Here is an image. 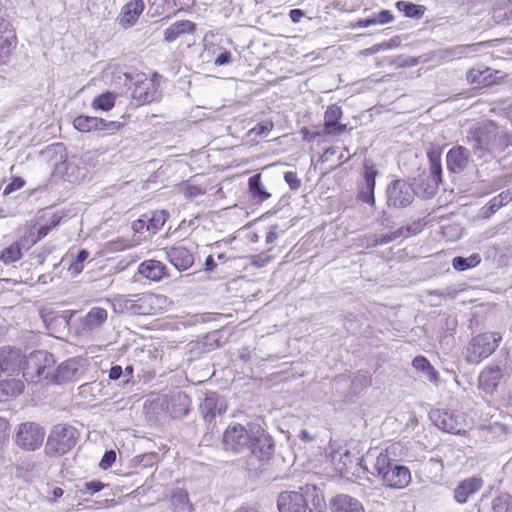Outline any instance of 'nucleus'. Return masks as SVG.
<instances>
[{
    "instance_id": "052dcab7",
    "label": "nucleus",
    "mask_w": 512,
    "mask_h": 512,
    "mask_svg": "<svg viewBox=\"0 0 512 512\" xmlns=\"http://www.w3.org/2000/svg\"><path fill=\"white\" fill-rule=\"evenodd\" d=\"M430 164H441V149L432 147L427 153Z\"/></svg>"
},
{
    "instance_id": "20e7f679",
    "label": "nucleus",
    "mask_w": 512,
    "mask_h": 512,
    "mask_svg": "<svg viewBox=\"0 0 512 512\" xmlns=\"http://www.w3.org/2000/svg\"><path fill=\"white\" fill-rule=\"evenodd\" d=\"M54 357L51 353L38 350L25 357L22 366V374L26 381L38 383L43 380L51 382L54 371Z\"/></svg>"
},
{
    "instance_id": "69168bd1",
    "label": "nucleus",
    "mask_w": 512,
    "mask_h": 512,
    "mask_svg": "<svg viewBox=\"0 0 512 512\" xmlns=\"http://www.w3.org/2000/svg\"><path fill=\"white\" fill-rule=\"evenodd\" d=\"M401 235H402V230H398L397 232H395L391 235L382 236L380 239L375 238L373 241V245L387 243L389 241L396 239L397 237H399Z\"/></svg>"
},
{
    "instance_id": "79ce46f5",
    "label": "nucleus",
    "mask_w": 512,
    "mask_h": 512,
    "mask_svg": "<svg viewBox=\"0 0 512 512\" xmlns=\"http://www.w3.org/2000/svg\"><path fill=\"white\" fill-rule=\"evenodd\" d=\"M372 383L371 376L368 372H358L354 375L351 381V388L353 393L357 394L369 387Z\"/></svg>"
},
{
    "instance_id": "aec40b11",
    "label": "nucleus",
    "mask_w": 512,
    "mask_h": 512,
    "mask_svg": "<svg viewBox=\"0 0 512 512\" xmlns=\"http://www.w3.org/2000/svg\"><path fill=\"white\" fill-rule=\"evenodd\" d=\"M483 486V480L479 477H470L461 481L454 490V498L460 503H466L471 496L477 493Z\"/></svg>"
},
{
    "instance_id": "5fc2aeb1",
    "label": "nucleus",
    "mask_w": 512,
    "mask_h": 512,
    "mask_svg": "<svg viewBox=\"0 0 512 512\" xmlns=\"http://www.w3.org/2000/svg\"><path fill=\"white\" fill-rule=\"evenodd\" d=\"M116 461V453L113 450L106 451L103 455L100 467L102 469H107L112 466V464Z\"/></svg>"
},
{
    "instance_id": "ea45409f",
    "label": "nucleus",
    "mask_w": 512,
    "mask_h": 512,
    "mask_svg": "<svg viewBox=\"0 0 512 512\" xmlns=\"http://www.w3.org/2000/svg\"><path fill=\"white\" fill-rule=\"evenodd\" d=\"M493 512H512V495L501 493L492 500Z\"/></svg>"
},
{
    "instance_id": "72a5a7b5",
    "label": "nucleus",
    "mask_w": 512,
    "mask_h": 512,
    "mask_svg": "<svg viewBox=\"0 0 512 512\" xmlns=\"http://www.w3.org/2000/svg\"><path fill=\"white\" fill-rule=\"evenodd\" d=\"M179 9L168 0H149V12L152 16H163L174 13Z\"/></svg>"
},
{
    "instance_id": "f257e3e1",
    "label": "nucleus",
    "mask_w": 512,
    "mask_h": 512,
    "mask_svg": "<svg viewBox=\"0 0 512 512\" xmlns=\"http://www.w3.org/2000/svg\"><path fill=\"white\" fill-rule=\"evenodd\" d=\"M222 444L226 451L250 452L259 459L268 458L273 451L272 438L255 423H249L247 426L230 424L223 433Z\"/></svg>"
},
{
    "instance_id": "4468645a",
    "label": "nucleus",
    "mask_w": 512,
    "mask_h": 512,
    "mask_svg": "<svg viewBox=\"0 0 512 512\" xmlns=\"http://www.w3.org/2000/svg\"><path fill=\"white\" fill-rule=\"evenodd\" d=\"M382 484L388 488L400 490L411 482V472L404 465L392 463L380 478Z\"/></svg>"
},
{
    "instance_id": "412c9836",
    "label": "nucleus",
    "mask_w": 512,
    "mask_h": 512,
    "mask_svg": "<svg viewBox=\"0 0 512 512\" xmlns=\"http://www.w3.org/2000/svg\"><path fill=\"white\" fill-rule=\"evenodd\" d=\"M332 512H365L363 504L348 494H339L330 502Z\"/></svg>"
},
{
    "instance_id": "b1692460",
    "label": "nucleus",
    "mask_w": 512,
    "mask_h": 512,
    "mask_svg": "<svg viewBox=\"0 0 512 512\" xmlns=\"http://www.w3.org/2000/svg\"><path fill=\"white\" fill-rule=\"evenodd\" d=\"M502 376V371L498 366L487 367L479 375V387L485 393L492 394L496 390Z\"/></svg>"
},
{
    "instance_id": "ddd939ff",
    "label": "nucleus",
    "mask_w": 512,
    "mask_h": 512,
    "mask_svg": "<svg viewBox=\"0 0 512 512\" xmlns=\"http://www.w3.org/2000/svg\"><path fill=\"white\" fill-rule=\"evenodd\" d=\"M168 213L165 210L151 211L143 214L132 223V230L135 234L148 232L155 234L167 221Z\"/></svg>"
},
{
    "instance_id": "c03bdc74",
    "label": "nucleus",
    "mask_w": 512,
    "mask_h": 512,
    "mask_svg": "<svg viewBox=\"0 0 512 512\" xmlns=\"http://www.w3.org/2000/svg\"><path fill=\"white\" fill-rule=\"evenodd\" d=\"M21 256L22 253L20 245L18 243H14L3 250L0 259L6 264H10L19 260Z\"/></svg>"
},
{
    "instance_id": "c9c22d12",
    "label": "nucleus",
    "mask_w": 512,
    "mask_h": 512,
    "mask_svg": "<svg viewBox=\"0 0 512 512\" xmlns=\"http://www.w3.org/2000/svg\"><path fill=\"white\" fill-rule=\"evenodd\" d=\"M101 124V118L90 116H78L74 119L73 125L80 132H90L97 130Z\"/></svg>"
},
{
    "instance_id": "423d86ee",
    "label": "nucleus",
    "mask_w": 512,
    "mask_h": 512,
    "mask_svg": "<svg viewBox=\"0 0 512 512\" xmlns=\"http://www.w3.org/2000/svg\"><path fill=\"white\" fill-rule=\"evenodd\" d=\"M501 341L499 332H485L473 337L466 347V360L471 364L480 363L497 349Z\"/></svg>"
},
{
    "instance_id": "7ed1b4c3",
    "label": "nucleus",
    "mask_w": 512,
    "mask_h": 512,
    "mask_svg": "<svg viewBox=\"0 0 512 512\" xmlns=\"http://www.w3.org/2000/svg\"><path fill=\"white\" fill-rule=\"evenodd\" d=\"M279 512H322L325 503L315 485H305L300 491H283L277 499Z\"/></svg>"
},
{
    "instance_id": "338daca9",
    "label": "nucleus",
    "mask_w": 512,
    "mask_h": 512,
    "mask_svg": "<svg viewBox=\"0 0 512 512\" xmlns=\"http://www.w3.org/2000/svg\"><path fill=\"white\" fill-rule=\"evenodd\" d=\"M58 223H59V221H58V220H53L50 226H48V225H43V226H41V227L38 229V233H37V234H38V237H37V238H38V239H42V238H44V237L49 233L50 229H51L52 227H55Z\"/></svg>"
},
{
    "instance_id": "0e129e2a",
    "label": "nucleus",
    "mask_w": 512,
    "mask_h": 512,
    "mask_svg": "<svg viewBox=\"0 0 512 512\" xmlns=\"http://www.w3.org/2000/svg\"><path fill=\"white\" fill-rule=\"evenodd\" d=\"M172 501L175 504H184L188 501V496L182 489L176 490L172 495Z\"/></svg>"
},
{
    "instance_id": "13d9d810",
    "label": "nucleus",
    "mask_w": 512,
    "mask_h": 512,
    "mask_svg": "<svg viewBox=\"0 0 512 512\" xmlns=\"http://www.w3.org/2000/svg\"><path fill=\"white\" fill-rule=\"evenodd\" d=\"M376 24H387L393 20V15L389 10H382L374 15Z\"/></svg>"
},
{
    "instance_id": "39448f33",
    "label": "nucleus",
    "mask_w": 512,
    "mask_h": 512,
    "mask_svg": "<svg viewBox=\"0 0 512 512\" xmlns=\"http://www.w3.org/2000/svg\"><path fill=\"white\" fill-rule=\"evenodd\" d=\"M79 433L68 424H58L51 430L45 445L49 456L59 457L69 452L77 443Z\"/></svg>"
},
{
    "instance_id": "864d4df0",
    "label": "nucleus",
    "mask_w": 512,
    "mask_h": 512,
    "mask_svg": "<svg viewBox=\"0 0 512 512\" xmlns=\"http://www.w3.org/2000/svg\"><path fill=\"white\" fill-rule=\"evenodd\" d=\"M9 428V422L5 418L0 417V446L8 440Z\"/></svg>"
},
{
    "instance_id": "f704fd0d",
    "label": "nucleus",
    "mask_w": 512,
    "mask_h": 512,
    "mask_svg": "<svg viewBox=\"0 0 512 512\" xmlns=\"http://www.w3.org/2000/svg\"><path fill=\"white\" fill-rule=\"evenodd\" d=\"M249 190L253 195V198L258 202L267 200L271 195L268 193L262 182L260 174H256L249 179Z\"/></svg>"
},
{
    "instance_id": "f03ea898",
    "label": "nucleus",
    "mask_w": 512,
    "mask_h": 512,
    "mask_svg": "<svg viewBox=\"0 0 512 512\" xmlns=\"http://www.w3.org/2000/svg\"><path fill=\"white\" fill-rule=\"evenodd\" d=\"M107 302L111 304L115 313L131 315L157 314L167 310L171 304L167 296L150 292L116 295Z\"/></svg>"
},
{
    "instance_id": "f3484780",
    "label": "nucleus",
    "mask_w": 512,
    "mask_h": 512,
    "mask_svg": "<svg viewBox=\"0 0 512 512\" xmlns=\"http://www.w3.org/2000/svg\"><path fill=\"white\" fill-rule=\"evenodd\" d=\"M165 254L169 262L179 271L187 270L193 265L192 253L181 244L165 248Z\"/></svg>"
},
{
    "instance_id": "3c124183",
    "label": "nucleus",
    "mask_w": 512,
    "mask_h": 512,
    "mask_svg": "<svg viewBox=\"0 0 512 512\" xmlns=\"http://www.w3.org/2000/svg\"><path fill=\"white\" fill-rule=\"evenodd\" d=\"M25 184V181L20 177H15L4 189V194H11L21 189Z\"/></svg>"
},
{
    "instance_id": "a878e982",
    "label": "nucleus",
    "mask_w": 512,
    "mask_h": 512,
    "mask_svg": "<svg viewBox=\"0 0 512 512\" xmlns=\"http://www.w3.org/2000/svg\"><path fill=\"white\" fill-rule=\"evenodd\" d=\"M165 270V265L157 260H146L138 267L140 275L156 282L160 281L165 276Z\"/></svg>"
},
{
    "instance_id": "a19ab883",
    "label": "nucleus",
    "mask_w": 512,
    "mask_h": 512,
    "mask_svg": "<svg viewBox=\"0 0 512 512\" xmlns=\"http://www.w3.org/2000/svg\"><path fill=\"white\" fill-rule=\"evenodd\" d=\"M512 200V196L509 192H502L499 195L492 198L486 205V214H493L499 210L502 206L506 205Z\"/></svg>"
},
{
    "instance_id": "f8f14e48",
    "label": "nucleus",
    "mask_w": 512,
    "mask_h": 512,
    "mask_svg": "<svg viewBox=\"0 0 512 512\" xmlns=\"http://www.w3.org/2000/svg\"><path fill=\"white\" fill-rule=\"evenodd\" d=\"M159 79L160 77L154 74L152 78L145 77L141 80H137L132 91V97L140 104L151 103L158 100L161 96L159 91Z\"/></svg>"
},
{
    "instance_id": "774afa93",
    "label": "nucleus",
    "mask_w": 512,
    "mask_h": 512,
    "mask_svg": "<svg viewBox=\"0 0 512 512\" xmlns=\"http://www.w3.org/2000/svg\"><path fill=\"white\" fill-rule=\"evenodd\" d=\"M123 371H122V368L121 366H113L111 367L110 371H109V378L111 380H118L121 375H122Z\"/></svg>"
},
{
    "instance_id": "37998d69",
    "label": "nucleus",
    "mask_w": 512,
    "mask_h": 512,
    "mask_svg": "<svg viewBox=\"0 0 512 512\" xmlns=\"http://www.w3.org/2000/svg\"><path fill=\"white\" fill-rule=\"evenodd\" d=\"M89 252L81 249L74 260L70 263L68 270L73 276L79 275L84 269V262L88 259Z\"/></svg>"
},
{
    "instance_id": "09e8293b",
    "label": "nucleus",
    "mask_w": 512,
    "mask_h": 512,
    "mask_svg": "<svg viewBox=\"0 0 512 512\" xmlns=\"http://www.w3.org/2000/svg\"><path fill=\"white\" fill-rule=\"evenodd\" d=\"M397 8L403 11L408 17H415L419 15L421 10V6L406 1H399L397 3Z\"/></svg>"
},
{
    "instance_id": "2f4dec72",
    "label": "nucleus",
    "mask_w": 512,
    "mask_h": 512,
    "mask_svg": "<svg viewBox=\"0 0 512 512\" xmlns=\"http://www.w3.org/2000/svg\"><path fill=\"white\" fill-rule=\"evenodd\" d=\"M190 406V399L184 393H178L171 400V413L173 417L180 418L187 415Z\"/></svg>"
},
{
    "instance_id": "0eeeda50",
    "label": "nucleus",
    "mask_w": 512,
    "mask_h": 512,
    "mask_svg": "<svg viewBox=\"0 0 512 512\" xmlns=\"http://www.w3.org/2000/svg\"><path fill=\"white\" fill-rule=\"evenodd\" d=\"M432 423L440 430L464 435L468 426L466 415L461 411H452L447 409H434L429 413Z\"/></svg>"
},
{
    "instance_id": "393cba45",
    "label": "nucleus",
    "mask_w": 512,
    "mask_h": 512,
    "mask_svg": "<svg viewBox=\"0 0 512 512\" xmlns=\"http://www.w3.org/2000/svg\"><path fill=\"white\" fill-rule=\"evenodd\" d=\"M342 116V110L336 105L327 108L324 114V127L328 134H340L346 130V125L338 124Z\"/></svg>"
},
{
    "instance_id": "c85d7f7f",
    "label": "nucleus",
    "mask_w": 512,
    "mask_h": 512,
    "mask_svg": "<svg viewBox=\"0 0 512 512\" xmlns=\"http://www.w3.org/2000/svg\"><path fill=\"white\" fill-rule=\"evenodd\" d=\"M493 73L490 68L476 67L467 72V81L476 87L488 86L493 83Z\"/></svg>"
},
{
    "instance_id": "6e6552de",
    "label": "nucleus",
    "mask_w": 512,
    "mask_h": 512,
    "mask_svg": "<svg viewBox=\"0 0 512 512\" xmlns=\"http://www.w3.org/2000/svg\"><path fill=\"white\" fill-rule=\"evenodd\" d=\"M468 143L478 158L494 153L500 146L497 128L494 123L490 122L478 128L474 135L468 138Z\"/></svg>"
},
{
    "instance_id": "680f3d73",
    "label": "nucleus",
    "mask_w": 512,
    "mask_h": 512,
    "mask_svg": "<svg viewBox=\"0 0 512 512\" xmlns=\"http://www.w3.org/2000/svg\"><path fill=\"white\" fill-rule=\"evenodd\" d=\"M430 173L433 181L438 184L441 182L442 177V166L441 164H430Z\"/></svg>"
},
{
    "instance_id": "dca6fc26",
    "label": "nucleus",
    "mask_w": 512,
    "mask_h": 512,
    "mask_svg": "<svg viewBox=\"0 0 512 512\" xmlns=\"http://www.w3.org/2000/svg\"><path fill=\"white\" fill-rule=\"evenodd\" d=\"M16 46V35L10 24L0 18V65L8 62Z\"/></svg>"
},
{
    "instance_id": "4be33fe9",
    "label": "nucleus",
    "mask_w": 512,
    "mask_h": 512,
    "mask_svg": "<svg viewBox=\"0 0 512 512\" xmlns=\"http://www.w3.org/2000/svg\"><path fill=\"white\" fill-rule=\"evenodd\" d=\"M200 410L206 419L212 420L216 415H222L226 411V405L216 393H207Z\"/></svg>"
},
{
    "instance_id": "5701e85b",
    "label": "nucleus",
    "mask_w": 512,
    "mask_h": 512,
    "mask_svg": "<svg viewBox=\"0 0 512 512\" xmlns=\"http://www.w3.org/2000/svg\"><path fill=\"white\" fill-rule=\"evenodd\" d=\"M144 10L143 0H131L123 6L119 23L122 27L127 28L136 23L139 16Z\"/></svg>"
},
{
    "instance_id": "49530a36",
    "label": "nucleus",
    "mask_w": 512,
    "mask_h": 512,
    "mask_svg": "<svg viewBox=\"0 0 512 512\" xmlns=\"http://www.w3.org/2000/svg\"><path fill=\"white\" fill-rule=\"evenodd\" d=\"M377 175V170L373 165H368L367 163L364 166V185L363 187L367 188L370 193L375 189V178Z\"/></svg>"
},
{
    "instance_id": "bf43d9fd",
    "label": "nucleus",
    "mask_w": 512,
    "mask_h": 512,
    "mask_svg": "<svg viewBox=\"0 0 512 512\" xmlns=\"http://www.w3.org/2000/svg\"><path fill=\"white\" fill-rule=\"evenodd\" d=\"M231 62H232V54L227 50H223L216 57L214 63L216 66H223V65L230 64Z\"/></svg>"
},
{
    "instance_id": "473e14b6",
    "label": "nucleus",
    "mask_w": 512,
    "mask_h": 512,
    "mask_svg": "<svg viewBox=\"0 0 512 512\" xmlns=\"http://www.w3.org/2000/svg\"><path fill=\"white\" fill-rule=\"evenodd\" d=\"M508 433L507 427L499 422L490 423L482 427V437L485 441H494Z\"/></svg>"
},
{
    "instance_id": "a211bd4d",
    "label": "nucleus",
    "mask_w": 512,
    "mask_h": 512,
    "mask_svg": "<svg viewBox=\"0 0 512 512\" xmlns=\"http://www.w3.org/2000/svg\"><path fill=\"white\" fill-rule=\"evenodd\" d=\"M107 318L108 312L105 308L94 306L79 319L81 331L87 333L99 330L105 324Z\"/></svg>"
},
{
    "instance_id": "6ab92c4d",
    "label": "nucleus",
    "mask_w": 512,
    "mask_h": 512,
    "mask_svg": "<svg viewBox=\"0 0 512 512\" xmlns=\"http://www.w3.org/2000/svg\"><path fill=\"white\" fill-rule=\"evenodd\" d=\"M469 159L470 154L466 147H453L446 156L447 168L452 173H460L467 168Z\"/></svg>"
},
{
    "instance_id": "58836bf2",
    "label": "nucleus",
    "mask_w": 512,
    "mask_h": 512,
    "mask_svg": "<svg viewBox=\"0 0 512 512\" xmlns=\"http://www.w3.org/2000/svg\"><path fill=\"white\" fill-rule=\"evenodd\" d=\"M115 94L112 92H104L98 95L92 102L94 109H100L102 111H109L115 104Z\"/></svg>"
},
{
    "instance_id": "9d476101",
    "label": "nucleus",
    "mask_w": 512,
    "mask_h": 512,
    "mask_svg": "<svg viewBox=\"0 0 512 512\" xmlns=\"http://www.w3.org/2000/svg\"><path fill=\"white\" fill-rule=\"evenodd\" d=\"M44 436L45 431L39 424L25 422L18 426L15 442L24 450L34 451L42 445Z\"/></svg>"
},
{
    "instance_id": "9b49d317",
    "label": "nucleus",
    "mask_w": 512,
    "mask_h": 512,
    "mask_svg": "<svg viewBox=\"0 0 512 512\" xmlns=\"http://www.w3.org/2000/svg\"><path fill=\"white\" fill-rule=\"evenodd\" d=\"M85 371V360L82 358H70L54 368L51 383H65L78 380Z\"/></svg>"
},
{
    "instance_id": "6e6d98bb",
    "label": "nucleus",
    "mask_w": 512,
    "mask_h": 512,
    "mask_svg": "<svg viewBox=\"0 0 512 512\" xmlns=\"http://www.w3.org/2000/svg\"><path fill=\"white\" fill-rule=\"evenodd\" d=\"M121 127V123L116 121H107L101 118V124H99V131L113 132Z\"/></svg>"
},
{
    "instance_id": "cd10ccee",
    "label": "nucleus",
    "mask_w": 512,
    "mask_h": 512,
    "mask_svg": "<svg viewBox=\"0 0 512 512\" xmlns=\"http://www.w3.org/2000/svg\"><path fill=\"white\" fill-rule=\"evenodd\" d=\"M330 461L334 470L340 475H343L349 472L353 462V456L348 450L340 448L331 453Z\"/></svg>"
},
{
    "instance_id": "8fccbe9b",
    "label": "nucleus",
    "mask_w": 512,
    "mask_h": 512,
    "mask_svg": "<svg viewBox=\"0 0 512 512\" xmlns=\"http://www.w3.org/2000/svg\"><path fill=\"white\" fill-rule=\"evenodd\" d=\"M12 358H15L16 360L19 359V355L18 354H13L11 357H5V356H2L0 357V367H1V370L2 371H6L8 372L9 374H14L15 372H19V368L17 366V364L13 365L11 362H10V359Z\"/></svg>"
},
{
    "instance_id": "a18cd8bd",
    "label": "nucleus",
    "mask_w": 512,
    "mask_h": 512,
    "mask_svg": "<svg viewBox=\"0 0 512 512\" xmlns=\"http://www.w3.org/2000/svg\"><path fill=\"white\" fill-rule=\"evenodd\" d=\"M272 129H273V122L270 120H265V121H262L261 123L256 124L253 128H251L248 131V135L251 138H256V137L263 138V137H267L269 135V133L272 131Z\"/></svg>"
},
{
    "instance_id": "bb28decb",
    "label": "nucleus",
    "mask_w": 512,
    "mask_h": 512,
    "mask_svg": "<svg viewBox=\"0 0 512 512\" xmlns=\"http://www.w3.org/2000/svg\"><path fill=\"white\" fill-rule=\"evenodd\" d=\"M195 30V24L189 20H181L171 24L164 31V39L167 42H173L185 34H192Z\"/></svg>"
},
{
    "instance_id": "2eb2a0df",
    "label": "nucleus",
    "mask_w": 512,
    "mask_h": 512,
    "mask_svg": "<svg viewBox=\"0 0 512 512\" xmlns=\"http://www.w3.org/2000/svg\"><path fill=\"white\" fill-rule=\"evenodd\" d=\"M388 204L405 207L413 200L411 188L402 180L393 181L387 188Z\"/></svg>"
},
{
    "instance_id": "de8ad7c7",
    "label": "nucleus",
    "mask_w": 512,
    "mask_h": 512,
    "mask_svg": "<svg viewBox=\"0 0 512 512\" xmlns=\"http://www.w3.org/2000/svg\"><path fill=\"white\" fill-rule=\"evenodd\" d=\"M138 244V241H130L124 238H118L107 243V249L110 252L122 251L126 248L134 247Z\"/></svg>"
},
{
    "instance_id": "4d7b16f0",
    "label": "nucleus",
    "mask_w": 512,
    "mask_h": 512,
    "mask_svg": "<svg viewBox=\"0 0 512 512\" xmlns=\"http://www.w3.org/2000/svg\"><path fill=\"white\" fill-rule=\"evenodd\" d=\"M358 198L362 202L368 203V204H371V205H373L374 202H375L374 191H372L370 193V191L367 188L363 187V186L360 188V191L358 193Z\"/></svg>"
},
{
    "instance_id": "c756f323",
    "label": "nucleus",
    "mask_w": 512,
    "mask_h": 512,
    "mask_svg": "<svg viewBox=\"0 0 512 512\" xmlns=\"http://www.w3.org/2000/svg\"><path fill=\"white\" fill-rule=\"evenodd\" d=\"M415 370L422 372V375L431 383L436 384L438 380V372L434 369L428 359L424 356H417L412 361Z\"/></svg>"
},
{
    "instance_id": "603ef678",
    "label": "nucleus",
    "mask_w": 512,
    "mask_h": 512,
    "mask_svg": "<svg viewBox=\"0 0 512 512\" xmlns=\"http://www.w3.org/2000/svg\"><path fill=\"white\" fill-rule=\"evenodd\" d=\"M284 179L292 190H297L301 185V182L298 179L297 174L295 172H285Z\"/></svg>"
},
{
    "instance_id": "e2e57ef3",
    "label": "nucleus",
    "mask_w": 512,
    "mask_h": 512,
    "mask_svg": "<svg viewBox=\"0 0 512 512\" xmlns=\"http://www.w3.org/2000/svg\"><path fill=\"white\" fill-rule=\"evenodd\" d=\"M104 488V484L100 481H91L85 483V489L90 494H95Z\"/></svg>"
},
{
    "instance_id": "7c9ffc66",
    "label": "nucleus",
    "mask_w": 512,
    "mask_h": 512,
    "mask_svg": "<svg viewBox=\"0 0 512 512\" xmlns=\"http://www.w3.org/2000/svg\"><path fill=\"white\" fill-rule=\"evenodd\" d=\"M23 391V384L16 379H8L0 381V402L7 400L9 397H16Z\"/></svg>"
},
{
    "instance_id": "e433bc0d",
    "label": "nucleus",
    "mask_w": 512,
    "mask_h": 512,
    "mask_svg": "<svg viewBox=\"0 0 512 512\" xmlns=\"http://www.w3.org/2000/svg\"><path fill=\"white\" fill-rule=\"evenodd\" d=\"M481 261V257L479 254H472L467 258L464 257H455L452 260V266L457 271H465L467 269L473 268L477 266Z\"/></svg>"
},
{
    "instance_id": "1a4fd4ad",
    "label": "nucleus",
    "mask_w": 512,
    "mask_h": 512,
    "mask_svg": "<svg viewBox=\"0 0 512 512\" xmlns=\"http://www.w3.org/2000/svg\"><path fill=\"white\" fill-rule=\"evenodd\" d=\"M392 463L389 449L374 447L359 459L358 465L364 472L380 479Z\"/></svg>"
},
{
    "instance_id": "4c0bfd02",
    "label": "nucleus",
    "mask_w": 512,
    "mask_h": 512,
    "mask_svg": "<svg viewBox=\"0 0 512 512\" xmlns=\"http://www.w3.org/2000/svg\"><path fill=\"white\" fill-rule=\"evenodd\" d=\"M479 44L459 45L444 51L443 58L447 60L461 59L469 52H475Z\"/></svg>"
}]
</instances>
